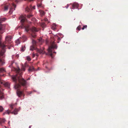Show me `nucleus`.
<instances>
[{
    "label": "nucleus",
    "instance_id": "nucleus-49",
    "mask_svg": "<svg viewBox=\"0 0 128 128\" xmlns=\"http://www.w3.org/2000/svg\"><path fill=\"white\" fill-rule=\"evenodd\" d=\"M36 55V56H38V54H36V55Z\"/></svg>",
    "mask_w": 128,
    "mask_h": 128
},
{
    "label": "nucleus",
    "instance_id": "nucleus-41",
    "mask_svg": "<svg viewBox=\"0 0 128 128\" xmlns=\"http://www.w3.org/2000/svg\"><path fill=\"white\" fill-rule=\"evenodd\" d=\"M25 70L24 68H23L22 69V70L23 71H24Z\"/></svg>",
    "mask_w": 128,
    "mask_h": 128
},
{
    "label": "nucleus",
    "instance_id": "nucleus-9",
    "mask_svg": "<svg viewBox=\"0 0 128 128\" xmlns=\"http://www.w3.org/2000/svg\"><path fill=\"white\" fill-rule=\"evenodd\" d=\"M16 93L17 95L19 97H20L23 94V92L22 91H18V90H17Z\"/></svg>",
    "mask_w": 128,
    "mask_h": 128
},
{
    "label": "nucleus",
    "instance_id": "nucleus-14",
    "mask_svg": "<svg viewBox=\"0 0 128 128\" xmlns=\"http://www.w3.org/2000/svg\"><path fill=\"white\" fill-rule=\"evenodd\" d=\"M4 86L6 87L9 88V84L8 82H4L2 84Z\"/></svg>",
    "mask_w": 128,
    "mask_h": 128
},
{
    "label": "nucleus",
    "instance_id": "nucleus-6",
    "mask_svg": "<svg viewBox=\"0 0 128 128\" xmlns=\"http://www.w3.org/2000/svg\"><path fill=\"white\" fill-rule=\"evenodd\" d=\"M32 9H35V6L32 7L31 5H30L29 6H27L26 8V12H30Z\"/></svg>",
    "mask_w": 128,
    "mask_h": 128
},
{
    "label": "nucleus",
    "instance_id": "nucleus-26",
    "mask_svg": "<svg viewBox=\"0 0 128 128\" xmlns=\"http://www.w3.org/2000/svg\"><path fill=\"white\" fill-rule=\"evenodd\" d=\"M5 19L4 18H2L0 19V23H1L3 21H4Z\"/></svg>",
    "mask_w": 128,
    "mask_h": 128
},
{
    "label": "nucleus",
    "instance_id": "nucleus-37",
    "mask_svg": "<svg viewBox=\"0 0 128 128\" xmlns=\"http://www.w3.org/2000/svg\"><path fill=\"white\" fill-rule=\"evenodd\" d=\"M69 6V5L68 4L66 6V8H68V7Z\"/></svg>",
    "mask_w": 128,
    "mask_h": 128
},
{
    "label": "nucleus",
    "instance_id": "nucleus-38",
    "mask_svg": "<svg viewBox=\"0 0 128 128\" xmlns=\"http://www.w3.org/2000/svg\"><path fill=\"white\" fill-rule=\"evenodd\" d=\"M35 56V54H33V56H32L33 57H34V56Z\"/></svg>",
    "mask_w": 128,
    "mask_h": 128
},
{
    "label": "nucleus",
    "instance_id": "nucleus-40",
    "mask_svg": "<svg viewBox=\"0 0 128 128\" xmlns=\"http://www.w3.org/2000/svg\"><path fill=\"white\" fill-rule=\"evenodd\" d=\"M19 42V40H17V41H16V43H18V42Z\"/></svg>",
    "mask_w": 128,
    "mask_h": 128
},
{
    "label": "nucleus",
    "instance_id": "nucleus-13",
    "mask_svg": "<svg viewBox=\"0 0 128 128\" xmlns=\"http://www.w3.org/2000/svg\"><path fill=\"white\" fill-rule=\"evenodd\" d=\"M4 94L0 91V100H2L4 98Z\"/></svg>",
    "mask_w": 128,
    "mask_h": 128
},
{
    "label": "nucleus",
    "instance_id": "nucleus-15",
    "mask_svg": "<svg viewBox=\"0 0 128 128\" xmlns=\"http://www.w3.org/2000/svg\"><path fill=\"white\" fill-rule=\"evenodd\" d=\"M40 12L41 16H44L45 14V12L44 11L41 10H39Z\"/></svg>",
    "mask_w": 128,
    "mask_h": 128
},
{
    "label": "nucleus",
    "instance_id": "nucleus-31",
    "mask_svg": "<svg viewBox=\"0 0 128 128\" xmlns=\"http://www.w3.org/2000/svg\"><path fill=\"white\" fill-rule=\"evenodd\" d=\"M3 81L0 79V84H2L3 83Z\"/></svg>",
    "mask_w": 128,
    "mask_h": 128
},
{
    "label": "nucleus",
    "instance_id": "nucleus-34",
    "mask_svg": "<svg viewBox=\"0 0 128 128\" xmlns=\"http://www.w3.org/2000/svg\"><path fill=\"white\" fill-rule=\"evenodd\" d=\"M2 28V24L0 25V30H1Z\"/></svg>",
    "mask_w": 128,
    "mask_h": 128
},
{
    "label": "nucleus",
    "instance_id": "nucleus-24",
    "mask_svg": "<svg viewBox=\"0 0 128 128\" xmlns=\"http://www.w3.org/2000/svg\"><path fill=\"white\" fill-rule=\"evenodd\" d=\"M38 41L41 44L44 42V40L42 38H40L38 40Z\"/></svg>",
    "mask_w": 128,
    "mask_h": 128
},
{
    "label": "nucleus",
    "instance_id": "nucleus-39",
    "mask_svg": "<svg viewBox=\"0 0 128 128\" xmlns=\"http://www.w3.org/2000/svg\"><path fill=\"white\" fill-rule=\"evenodd\" d=\"M4 74H3V75H1V74H0V77L1 76H4Z\"/></svg>",
    "mask_w": 128,
    "mask_h": 128
},
{
    "label": "nucleus",
    "instance_id": "nucleus-30",
    "mask_svg": "<svg viewBox=\"0 0 128 128\" xmlns=\"http://www.w3.org/2000/svg\"><path fill=\"white\" fill-rule=\"evenodd\" d=\"M27 60L29 61H30L31 60L29 56L27 57Z\"/></svg>",
    "mask_w": 128,
    "mask_h": 128
},
{
    "label": "nucleus",
    "instance_id": "nucleus-1",
    "mask_svg": "<svg viewBox=\"0 0 128 128\" xmlns=\"http://www.w3.org/2000/svg\"><path fill=\"white\" fill-rule=\"evenodd\" d=\"M12 78L15 83L14 87L16 89L19 88L21 85L25 87L24 89H26V87L27 82L26 80L22 78L21 74L19 76H18V75L12 76Z\"/></svg>",
    "mask_w": 128,
    "mask_h": 128
},
{
    "label": "nucleus",
    "instance_id": "nucleus-51",
    "mask_svg": "<svg viewBox=\"0 0 128 128\" xmlns=\"http://www.w3.org/2000/svg\"><path fill=\"white\" fill-rule=\"evenodd\" d=\"M8 0L12 1V0Z\"/></svg>",
    "mask_w": 128,
    "mask_h": 128
},
{
    "label": "nucleus",
    "instance_id": "nucleus-8",
    "mask_svg": "<svg viewBox=\"0 0 128 128\" xmlns=\"http://www.w3.org/2000/svg\"><path fill=\"white\" fill-rule=\"evenodd\" d=\"M78 7V4L77 3H74L72 5V9H74L75 8H77Z\"/></svg>",
    "mask_w": 128,
    "mask_h": 128
},
{
    "label": "nucleus",
    "instance_id": "nucleus-29",
    "mask_svg": "<svg viewBox=\"0 0 128 128\" xmlns=\"http://www.w3.org/2000/svg\"><path fill=\"white\" fill-rule=\"evenodd\" d=\"M87 27V25L84 26L82 28V30H84L85 28H86Z\"/></svg>",
    "mask_w": 128,
    "mask_h": 128
},
{
    "label": "nucleus",
    "instance_id": "nucleus-16",
    "mask_svg": "<svg viewBox=\"0 0 128 128\" xmlns=\"http://www.w3.org/2000/svg\"><path fill=\"white\" fill-rule=\"evenodd\" d=\"M6 71L4 68H0V74L1 73H4Z\"/></svg>",
    "mask_w": 128,
    "mask_h": 128
},
{
    "label": "nucleus",
    "instance_id": "nucleus-11",
    "mask_svg": "<svg viewBox=\"0 0 128 128\" xmlns=\"http://www.w3.org/2000/svg\"><path fill=\"white\" fill-rule=\"evenodd\" d=\"M31 30L33 32H37L38 31V30L36 28L33 27L31 29Z\"/></svg>",
    "mask_w": 128,
    "mask_h": 128
},
{
    "label": "nucleus",
    "instance_id": "nucleus-20",
    "mask_svg": "<svg viewBox=\"0 0 128 128\" xmlns=\"http://www.w3.org/2000/svg\"><path fill=\"white\" fill-rule=\"evenodd\" d=\"M41 2H40H40L39 1H38V2H37V6L38 8H39L40 7H42V3H41Z\"/></svg>",
    "mask_w": 128,
    "mask_h": 128
},
{
    "label": "nucleus",
    "instance_id": "nucleus-23",
    "mask_svg": "<svg viewBox=\"0 0 128 128\" xmlns=\"http://www.w3.org/2000/svg\"><path fill=\"white\" fill-rule=\"evenodd\" d=\"M41 26L42 28L45 27L46 26V24L44 23V22H42V23L41 24Z\"/></svg>",
    "mask_w": 128,
    "mask_h": 128
},
{
    "label": "nucleus",
    "instance_id": "nucleus-19",
    "mask_svg": "<svg viewBox=\"0 0 128 128\" xmlns=\"http://www.w3.org/2000/svg\"><path fill=\"white\" fill-rule=\"evenodd\" d=\"M4 64V61L0 59V66Z\"/></svg>",
    "mask_w": 128,
    "mask_h": 128
},
{
    "label": "nucleus",
    "instance_id": "nucleus-48",
    "mask_svg": "<svg viewBox=\"0 0 128 128\" xmlns=\"http://www.w3.org/2000/svg\"><path fill=\"white\" fill-rule=\"evenodd\" d=\"M38 0V1H39V0ZM41 0L40 2H41L42 1V0Z\"/></svg>",
    "mask_w": 128,
    "mask_h": 128
},
{
    "label": "nucleus",
    "instance_id": "nucleus-2",
    "mask_svg": "<svg viewBox=\"0 0 128 128\" xmlns=\"http://www.w3.org/2000/svg\"><path fill=\"white\" fill-rule=\"evenodd\" d=\"M1 36L0 35V57L3 56L5 52L6 46L9 45L12 42V37L10 36L6 37V41L2 43L1 42Z\"/></svg>",
    "mask_w": 128,
    "mask_h": 128
},
{
    "label": "nucleus",
    "instance_id": "nucleus-25",
    "mask_svg": "<svg viewBox=\"0 0 128 128\" xmlns=\"http://www.w3.org/2000/svg\"><path fill=\"white\" fill-rule=\"evenodd\" d=\"M33 15L31 14H28L27 16V18H30L31 17H32L33 16Z\"/></svg>",
    "mask_w": 128,
    "mask_h": 128
},
{
    "label": "nucleus",
    "instance_id": "nucleus-50",
    "mask_svg": "<svg viewBox=\"0 0 128 128\" xmlns=\"http://www.w3.org/2000/svg\"><path fill=\"white\" fill-rule=\"evenodd\" d=\"M10 122V121H9L8 122V124H9Z\"/></svg>",
    "mask_w": 128,
    "mask_h": 128
},
{
    "label": "nucleus",
    "instance_id": "nucleus-3",
    "mask_svg": "<svg viewBox=\"0 0 128 128\" xmlns=\"http://www.w3.org/2000/svg\"><path fill=\"white\" fill-rule=\"evenodd\" d=\"M19 19L20 20V22L22 23V24L23 26H24L25 28V30L27 32H28L29 30L30 29L29 28V26L27 24L26 25L25 23H26L28 24L31 23V22H28L26 18V15L23 16L22 15L19 18Z\"/></svg>",
    "mask_w": 128,
    "mask_h": 128
},
{
    "label": "nucleus",
    "instance_id": "nucleus-32",
    "mask_svg": "<svg viewBox=\"0 0 128 128\" xmlns=\"http://www.w3.org/2000/svg\"><path fill=\"white\" fill-rule=\"evenodd\" d=\"M32 36L33 38H35L36 36V35L35 34H34V35H33L32 34Z\"/></svg>",
    "mask_w": 128,
    "mask_h": 128
},
{
    "label": "nucleus",
    "instance_id": "nucleus-18",
    "mask_svg": "<svg viewBox=\"0 0 128 128\" xmlns=\"http://www.w3.org/2000/svg\"><path fill=\"white\" fill-rule=\"evenodd\" d=\"M5 121L6 120L4 119L0 118V124H1L2 123H4Z\"/></svg>",
    "mask_w": 128,
    "mask_h": 128
},
{
    "label": "nucleus",
    "instance_id": "nucleus-44",
    "mask_svg": "<svg viewBox=\"0 0 128 128\" xmlns=\"http://www.w3.org/2000/svg\"><path fill=\"white\" fill-rule=\"evenodd\" d=\"M20 69H19V70L17 71V72H19V71H20Z\"/></svg>",
    "mask_w": 128,
    "mask_h": 128
},
{
    "label": "nucleus",
    "instance_id": "nucleus-12",
    "mask_svg": "<svg viewBox=\"0 0 128 128\" xmlns=\"http://www.w3.org/2000/svg\"><path fill=\"white\" fill-rule=\"evenodd\" d=\"M18 109H15L14 111L12 112L11 113L12 114H14V115H16L17 114L18 112Z\"/></svg>",
    "mask_w": 128,
    "mask_h": 128
},
{
    "label": "nucleus",
    "instance_id": "nucleus-22",
    "mask_svg": "<svg viewBox=\"0 0 128 128\" xmlns=\"http://www.w3.org/2000/svg\"><path fill=\"white\" fill-rule=\"evenodd\" d=\"M34 70V68L33 66L30 67L29 69V70L30 71H32Z\"/></svg>",
    "mask_w": 128,
    "mask_h": 128
},
{
    "label": "nucleus",
    "instance_id": "nucleus-10",
    "mask_svg": "<svg viewBox=\"0 0 128 128\" xmlns=\"http://www.w3.org/2000/svg\"><path fill=\"white\" fill-rule=\"evenodd\" d=\"M37 52L40 54H44L45 52V51L42 49H37Z\"/></svg>",
    "mask_w": 128,
    "mask_h": 128
},
{
    "label": "nucleus",
    "instance_id": "nucleus-27",
    "mask_svg": "<svg viewBox=\"0 0 128 128\" xmlns=\"http://www.w3.org/2000/svg\"><path fill=\"white\" fill-rule=\"evenodd\" d=\"M4 109L2 106H0V112H2L3 111Z\"/></svg>",
    "mask_w": 128,
    "mask_h": 128
},
{
    "label": "nucleus",
    "instance_id": "nucleus-28",
    "mask_svg": "<svg viewBox=\"0 0 128 128\" xmlns=\"http://www.w3.org/2000/svg\"><path fill=\"white\" fill-rule=\"evenodd\" d=\"M81 29V26L79 25L76 28V30H80Z\"/></svg>",
    "mask_w": 128,
    "mask_h": 128
},
{
    "label": "nucleus",
    "instance_id": "nucleus-21",
    "mask_svg": "<svg viewBox=\"0 0 128 128\" xmlns=\"http://www.w3.org/2000/svg\"><path fill=\"white\" fill-rule=\"evenodd\" d=\"M25 46H22V48H21V51L24 52L25 50Z\"/></svg>",
    "mask_w": 128,
    "mask_h": 128
},
{
    "label": "nucleus",
    "instance_id": "nucleus-4",
    "mask_svg": "<svg viewBox=\"0 0 128 128\" xmlns=\"http://www.w3.org/2000/svg\"><path fill=\"white\" fill-rule=\"evenodd\" d=\"M57 46L56 44L54 42H53L51 43L50 46L48 47V52L49 53V55L52 57L53 58L54 56V54L56 53V52H52V50L54 49H56Z\"/></svg>",
    "mask_w": 128,
    "mask_h": 128
},
{
    "label": "nucleus",
    "instance_id": "nucleus-5",
    "mask_svg": "<svg viewBox=\"0 0 128 128\" xmlns=\"http://www.w3.org/2000/svg\"><path fill=\"white\" fill-rule=\"evenodd\" d=\"M10 7V9L9 12L10 14H11L13 10H15V8L16 7V6L14 3H12V5L9 4V6L7 5L5 6L4 7V10H7L8 8L9 7Z\"/></svg>",
    "mask_w": 128,
    "mask_h": 128
},
{
    "label": "nucleus",
    "instance_id": "nucleus-17",
    "mask_svg": "<svg viewBox=\"0 0 128 128\" xmlns=\"http://www.w3.org/2000/svg\"><path fill=\"white\" fill-rule=\"evenodd\" d=\"M10 113V111L9 110H8L6 111V112H4L3 114V115H4L6 114H9Z\"/></svg>",
    "mask_w": 128,
    "mask_h": 128
},
{
    "label": "nucleus",
    "instance_id": "nucleus-42",
    "mask_svg": "<svg viewBox=\"0 0 128 128\" xmlns=\"http://www.w3.org/2000/svg\"><path fill=\"white\" fill-rule=\"evenodd\" d=\"M48 20V19L47 18H46L45 19V20L46 21H47Z\"/></svg>",
    "mask_w": 128,
    "mask_h": 128
},
{
    "label": "nucleus",
    "instance_id": "nucleus-43",
    "mask_svg": "<svg viewBox=\"0 0 128 128\" xmlns=\"http://www.w3.org/2000/svg\"><path fill=\"white\" fill-rule=\"evenodd\" d=\"M26 36H24L23 37V38H26Z\"/></svg>",
    "mask_w": 128,
    "mask_h": 128
},
{
    "label": "nucleus",
    "instance_id": "nucleus-47",
    "mask_svg": "<svg viewBox=\"0 0 128 128\" xmlns=\"http://www.w3.org/2000/svg\"><path fill=\"white\" fill-rule=\"evenodd\" d=\"M16 2H18V0H16Z\"/></svg>",
    "mask_w": 128,
    "mask_h": 128
},
{
    "label": "nucleus",
    "instance_id": "nucleus-36",
    "mask_svg": "<svg viewBox=\"0 0 128 128\" xmlns=\"http://www.w3.org/2000/svg\"><path fill=\"white\" fill-rule=\"evenodd\" d=\"M16 57L17 58H18V57H19V55L18 54H17V55H16Z\"/></svg>",
    "mask_w": 128,
    "mask_h": 128
},
{
    "label": "nucleus",
    "instance_id": "nucleus-35",
    "mask_svg": "<svg viewBox=\"0 0 128 128\" xmlns=\"http://www.w3.org/2000/svg\"><path fill=\"white\" fill-rule=\"evenodd\" d=\"M25 1H28L29 2L32 1L33 0H24Z\"/></svg>",
    "mask_w": 128,
    "mask_h": 128
},
{
    "label": "nucleus",
    "instance_id": "nucleus-45",
    "mask_svg": "<svg viewBox=\"0 0 128 128\" xmlns=\"http://www.w3.org/2000/svg\"><path fill=\"white\" fill-rule=\"evenodd\" d=\"M32 92H30V93H29V94H32Z\"/></svg>",
    "mask_w": 128,
    "mask_h": 128
},
{
    "label": "nucleus",
    "instance_id": "nucleus-33",
    "mask_svg": "<svg viewBox=\"0 0 128 128\" xmlns=\"http://www.w3.org/2000/svg\"><path fill=\"white\" fill-rule=\"evenodd\" d=\"M14 106V105L12 104L10 106V108H11L12 109L13 108V106Z\"/></svg>",
    "mask_w": 128,
    "mask_h": 128
},
{
    "label": "nucleus",
    "instance_id": "nucleus-7",
    "mask_svg": "<svg viewBox=\"0 0 128 128\" xmlns=\"http://www.w3.org/2000/svg\"><path fill=\"white\" fill-rule=\"evenodd\" d=\"M36 42L35 41H33V45L32 46H31L30 47V50H36Z\"/></svg>",
    "mask_w": 128,
    "mask_h": 128
},
{
    "label": "nucleus",
    "instance_id": "nucleus-46",
    "mask_svg": "<svg viewBox=\"0 0 128 128\" xmlns=\"http://www.w3.org/2000/svg\"><path fill=\"white\" fill-rule=\"evenodd\" d=\"M31 126H29V128H31Z\"/></svg>",
    "mask_w": 128,
    "mask_h": 128
}]
</instances>
